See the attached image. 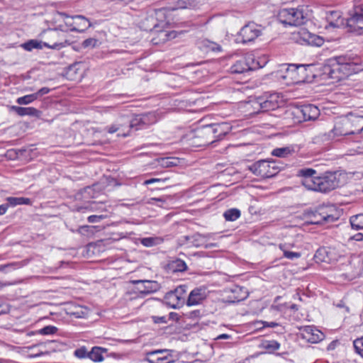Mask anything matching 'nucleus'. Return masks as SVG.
<instances>
[{
  "label": "nucleus",
  "instance_id": "nucleus-1",
  "mask_svg": "<svg viewBox=\"0 0 363 363\" xmlns=\"http://www.w3.org/2000/svg\"><path fill=\"white\" fill-rule=\"evenodd\" d=\"M353 66L350 58L339 56L324 66L323 73L328 79H333V82H337L349 77L353 72Z\"/></svg>",
  "mask_w": 363,
  "mask_h": 363
},
{
  "label": "nucleus",
  "instance_id": "nucleus-2",
  "mask_svg": "<svg viewBox=\"0 0 363 363\" xmlns=\"http://www.w3.org/2000/svg\"><path fill=\"white\" fill-rule=\"evenodd\" d=\"M28 342L24 340V356L27 357H36L44 354L61 351L65 345L56 340H51L45 342H36L29 345Z\"/></svg>",
  "mask_w": 363,
  "mask_h": 363
},
{
  "label": "nucleus",
  "instance_id": "nucleus-3",
  "mask_svg": "<svg viewBox=\"0 0 363 363\" xmlns=\"http://www.w3.org/2000/svg\"><path fill=\"white\" fill-rule=\"evenodd\" d=\"M39 36L43 40L44 47L60 50L69 45L70 43L65 39L64 33L58 29H47L40 33Z\"/></svg>",
  "mask_w": 363,
  "mask_h": 363
},
{
  "label": "nucleus",
  "instance_id": "nucleus-4",
  "mask_svg": "<svg viewBox=\"0 0 363 363\" xmlns=\"http://www.w3.org/2000/svg\"><path fill=\"white\" fill-rule=\"evenodd\" d=\"M279 21L284 25L298 26L305 23L307 19L303 8L281 9L277 15Z\"/></svg>",
  "mask_w": 363,
  "mask_h": 363
},
{
  "label": "nucleus",
  "instance_id": "nucleus-5",
  "mask_svg": "<svg viewBox=\"0 0 363 363\" xmlns=\"http://www.w3.org/2000/svg\"><path fill=\"white\" fill-rule=\"evenodd\" d=\"M340 176L337 172H326L323 176H318L310 190L327 193L340 186Z\"/></svg>",
  "mask_w": 363,
  "mask_h": 363
},
{
  "label": "nucleus",
  "instance_id": "nucleus-6",
  "mask_svg": "<svg viewBox=\"0 0 363 363\" xmlns=\"http://www.w3.org/2000/svg\"><path fill=\"white\" fill-rule=\"evenodd\" d=\"M352 10L349 11V17L346 20L348 30L357 35L363 33V4H357L359 0H354Z\"/></svg>",
  "mask_w": 363,
  "mask_h": 363
},
{
  "label": "nucleus",
  "instance_id": "nucleus-7",
  "mask_svg": "<svg viewBox=\"0 0 363 363\" xmlns=\"http://www.w3.org/2000/svg\"><path fill=\"white\" fill-rule=\"evenodd\" d=\"M255 104L259 107L261 111L267 112L280 107L283 104V100L279 93L266 92L258 96Z\"/></svg>",
  "mask_w": 363,
  "mask_h": 363
},
{
  "label": "nucleus",
  "instance_id": "nucleus-8",
  "mask_svg": "<svg viewBox=\"0 0 363 363\" xmlns=\"http://www.w3.org/2000/svg\"><path fill=\"white\" fill-rule=\"evenodd\" d=\"M187 286L180 285L174 290L166 293L164 296V303L172 308H179L186 303Z\"/></svg>",
  "mask_w": 363,
  "mask_h": 363
},
{
  "label": "nucleus",
  "instance_id": "nucleus-9",
  "mask_svg": "<svg viewBox=\"0 0 363 363\" xmlns=\"http://www.w3.org/2000/svg\"><path fill=\"white\" fill-rule=\"evenodd\" d=\"M248 169L256 176L270 178L278 173V167L274 162L259 160L248 167Z\"/></svg>",
  "mask_w": 363,
  "mask_h": 363
},
{
  "label": "nucleus",
  "instance_id": "nucleus-10",
  "mask_svg": "<svg viewBox=\"0 0 363 363\" xmlns=\"http://www.w3.org/2000/svg\"><path fill=\"white\" fill-rule=\"evenodd\" d=\"M334 209L328 207H319L315 211L308 215L309 223L311 224L321 225L325 223H332L338 218L337 214H333L331 212Z\"/></svg>",
  "mask_w": 363,
  "mask_h": 363
},
{
  "label": "nucleus",
  "instance_id": "nucleus-11",
  "mask_svg": "<svg viewBox=\"0 0 363 363\" xmlns=\"http://www.w3.org/2000/svg\"><path fill=\"white\" fill-rule=\"evenodd\" d=\"M287 75L284 78L289 77L291 79H297L300 82H304L308 79V70L312 67V65H283Z\"/></svg>",
  "mask_w": 363,
  "mask_h": 363
},
{
  "label": "nucleus",
  "instance_id": "nucleus-12",
  "mask_svg": "<svg viewBox=\"0 0 363 363\" xmlns=\"http://www.w3.org/2000/svg\"><path fill=\"white\" fill-rule=\"evenodd\" d=\"M209 125L197 128L194 131L191 143L197 147L205 146L215 142V136L212 134Z\"/></svg>",
  "mask_w": 363,
  "mask_h": 363
},
{
  "label": "nucleus",
  "instance_id": "nucleus-13",
  "mask_svg": "<svg viewBox=\"0 0 363 363\" xmlns=\"http://www.w3.org/2000/svg\"><path fill=\"white\" fill-rule=\"evenodd\" d=\"M293 113L298 119V121H308L318 118L320 111L315 105L306 104L296 107Z\"/></svg>",
  "mask_w": 363,
  "mask_h": 363
},
{
  "label": "nucleus",
  "instance_id": "nucleus-14",
  "mask_svg": "<svg viewBox=\"0 0 363 363\" xmlns=\"http://www.w3.org/2000/svg\"><path fill=\"white\" fill-rule=\"evenodd\" d=\"M260 67H262V65H260L258 61H255L252 56H247L238 60L230 67V70L232 74H242Z\"/></svg>",
  "mask_w": 363,
  "mask_h": 363
},
{
  "label": "nucleus",
  "instance_id": "nucleus-15",
  "mask_svg": "<svg viewBox=\"0 0 363 363\" xmlns=\"http://www.w3.org/2000/svg\"><path fill=\"white\" fill-rule=\"evenodd\" d=\"M261 34L262 30L260 28V26L254 23H250L244 26L239 33V35L242 38L241 42L242 43L252 42Z\"/></svg>",
  "mask_w": 363,
  "mask_h": 363
},
{
  "label": "nucleus",
  "instance_id": "nucleus-16",
  "mask_svg": "<svg viewBox=\"0 0 363 363\" xmlns=\"http://www.w3.org/2000/svg\"><path fill=\"white\" fill-rule=\"evenodd\" d=\"M172 350H155L146 352L145 360L149 363H172L174 361L170 360L172 357Z\"/></svg>",
  "mask_w": 363,
  "mask_h": 363
},
{
  "label": "nucleus",
  "instance_id": "nucleus-17",
  "mask_svg": "<svg viewBox=\"0 0 363 363\" xmlns=\"http://www.w3.org/2000/svg\"><path fill=\"white\" fill-rule=\"evenodd\" d=\"M179 243L181 245H187L188 247H200L208 246L206 245V236L200 233H194L191 235H184L179 239Z\"/></svg>",
  "mask_w": 363,
  "mask_h": 363
},
{
  "label": "nucleus",
  "instance_id": "nucleus-18",
  "mask_svg": "<svg viewBox=\"0 0 363 363\" xmlns=\"http://www.w3.org/2000/svg\"><path fill=\"white\" fill-rule=\"evenodd\" d=\"M155 123V116L151 113L138 115L128 121V128L135 130Z\"/></svg>",
  "mask_w": 363,
  "mask_h": 363
},
{
  "label": "nucleus",
  "instance_id": "nucleus-19",
  "mask_svg": "<svg viewBox=\"0 0 363 363\" xmlns=\"http://www.w3.org/2000/svg\"><path fill=\"white\" fill-rule=\"evenodd\" d=\"M348 124L346 116H342L338 118L330 131V134H333V138L352 135V130L350 128Z\"/></svg>",
  "mask_w": 363,
  "mask_h": 363
},
{
  "label": "nucleus",
  "instance_id": "nucleus-20",
  "mask_svg": "<svg viewBox=\"0 0 363 363\" xmlns=\"http://www.w3.org/2000/svg\"><path fill=\"white\" fill-rule=\"evenodd\" d=\"M70 18L72 20V22L67 21H65V24L71 27V31L82 33L91 26L89 21L82 15H77Z\"/></svg>",
  "mask_w": 363,
  "mask_h": 363
},
{
  "label": "nucleus",
  "instance_id": "nucleus-21",
  "mask_svg": "<svg viewBox=\"0 0 363 363\" xmlns=\"http://www.w3.org/2000/svg\"><path fill=\"white\" fill-rule=\"evenodd\" d=\"M206 297L207 294L205 288H195L189 294L186 303L188 306H197L202 303Z\"/></svg>",
  "mask_w": 363,
  "mask_h": 363
},
{
  "label": "nucleus",
  "instance_id": "nucleus-22",
  "mask_svg": "<svg viewBox=\"0 0 363 363\" xmlns=\"http://www.w3.org/2000/svg\"><path fill=\"white\" fill-rule=\"evenodd\" d=\"M317 172L312 168H303L298 171V176L302 177L301 184L308 189H311L313 186Z\"/></svg>",
  "mask_w": 363,
  "mask_h": 363
},
{
  "label": "nucleus",
  "instance_id": "nucleus-23",
  "mask_svg": "<svg viewBox=\"0 0 363 363\" xmlns=\"http://www.w3.org/2000/svg\"><path fill=\"white\" fill-rule=\"evenodd\" d=\"M303 339L308 342L316 343L323 340V334L312 326H305L301 329Z\"/></svg>",
  "mask_w": 363,
  "mask_h": 363
},
{
  "label": "nucleus",
  "instance_id": "nucleus-24",
  "mask_svg": "<svg viewBox=\"0 0 363 363\" xmlns=\"http://www.w3.org/2000/svg\"><path fill=\"white\" fill-rule=\"evenodd\" d=\"M209 126L215 136V141L221 140L231 130V126L228 123H212Z\"/></svg>",
  "mask_w": 363,
  "mask_h": 363
},
{
  "label": "nucleus",
  "instance_id": "nucleus-25",
  "mask_svg": "<svg viewBox=\"0 0 363 363\" xmlns=\"http://www.w3.org/2000/svg\"><path fill=\"white\" fill-rule=\"evenodd\" d=\"M299 35L301 39L309 45L320 47L324 43V40L322 37L307 30H303L301 31Z\"/></svg>",
  "mask_w": 363,
  "mask_h": 363
},
{
  "label": "nucleus",
  "instance_id": "nucleus-26",
  "mask_svg": "<svg viewBox=\"0 0 363 363\" xmlns=\"http://www.w3.org/2000/svg\"><path fill=\"white\" fill-rule=\"evenodd\" d=\"M345 116L347 118L348 126L352 130V135L360 133L363 130V116L348 114Z\"/></svg>",
  "mask_w": 363,
  "mask_h": 363
},
{
  "label": "nucleus",
  "instance_id": "nucleus-27",
  "mask_svg": "<svg viewBox=\"0 0 363 363\" xmlns=\"http://www.w3.org/2000/svg\"><path fill=\"white\" fill-rule=\"evenodd\" d=\"M167 269L172 273L183 272L187 269V265L182 259H175L167 264Z\"/></svg>",
  "mask_w": 363,
  "mask_h": 363
},
{
  "label": "nucleus",
  "instance_id": "nucleus-28",
  "mask_svg": "<svg viewBox=\"0 0 363 363\" xmlns=\"http://www.w3.org/2000/svg\"><path fill=\"white\" fill-rule=\"evenodd\" d=\"M325 18L330 26L333 28L339 27L343 21V20L341 19L340 12L337 11H331L328 12Z\"/></svg>",
  "mask_w": 363,
  "mask_h": 363
},
{
  "label": "nucleus",
  "instance_id": "nucleus-29",
  "mask_svg": "<svg viewBox=\"0 0 363 363\" xmlns=\"http://www.w3.org/2000/svg\"><path fill=\"white\" fill-rule=\"evenodd\" d=\"M294 246V245L291 243H281L279 245V249L283 252L285 258L294 260L301 257V254L300 252L290 251V249Z\"/></svg>",
  "mask_w": 363,
  "mask_h": 363
},
{
  "label": "nucleus",
  "instance_id": "nucleus-30",
  "mask_svg": "<svg viewBox=\"0 0 363 363\" xmlns=\"http://www.w3.org/2000/svg\"><path fill=\"white\" fill-rule=\"evenodd\" d=\"M58 329L53 325H48L44 328H43L40 330H36V331H28L26 333V336L30 337L32 335H53L55 334L57 332Z\"/></svg>",
  "mask_w": 363,
  "mask_h": 363
},
{
  "label": "nucleus",
  "instance_id": "nucleus-31",
  "mask_svg": "<svg viewBox=\"0 0 363 363\" xmlns=\"http://www.w3.org/2000/svg\"><path fill=\"white\" fill-rule=\"evenodd\" d=\"M135 284L143 285V289H140L141 293L150 294L156 291V282L149 280H136L133 281Z\"/></svg>",
  "mask_w": 363,
  "mask_h": 363
},
{
  "label": "nucleus",
  "instance_id": "nucleus-32",
  "mask_svg": "<svg viewBox=\"0 0 363 363\" xmlns=\"http://www.w3.org/2000/svg\"><path fill=\"white\" fill-rule=\"evenodd\" d=\"M294 152V149L293 147H277L272 150V155L277 157H286L289 155H292Z\"/></svg>",
  "mask_w": 363,
  "mask_h": 363
},
{
  "label": "nucleus",
  "instance_id": "nucleus-33",
  "mask_svg": "<svg viewBox=\"0 0 363 363\" xmlns=\"http://www.w3.org/2000/svg\"><path fill=\"white\" fill-rule=\"evenodd\" d=\"M350 222L352 229L362 230L363 229V214H357L352 216L350 218Z\"/></svg>",
  "mask_w": 363,
  "mask_h": 363
},
{
  "label": "nucleus",
  "instance_id": "nucleus-34",
  "mask_svg": "<svg viewBox=\"0 0 363 363\" xmlns=\"http://www.w3.org/2000/svg\"><path fill=\"white\" fill-rule=\"evenodd\" d=\"M44 47L43 40H30L24 43V50L31 51L33 49L41 50Z\"/></svg>",
  "mask_w": 363,
  "mask_h": 363
},
{
  "label": "nucleus",
  "instance_id": "nucleus-35",
  "mask_svg": "<svg viewBox=\"0 0 363 363\" xmlns=\"http://www.w3.org/2000/svg\"><path fill=\"white\" fill-rule=\"evenodd\" d=\"M225 219L228 221H234L240 216V211L238 208H230L223 213Z\"/></svg>",
  "mask_w": 363,
  "mask_h": 363
},
{
  "label": "nucleus",
  "instance_id": "nucleus-36",
  "mask_svg": "<svg viewBox=\"0 0 363 363\" xmlns=\"http://www.w3.org/2000/svg\"><path fill=\"white\" fill-rule=\"evenodd\" d=\"M87 357L94 362H101L104 359L101 348L98 347H93Z\"/></svg>",
  "mask_w": 363,
  "mask_h": 363
},
{
  "label": "nucleus",
  "instance_id": "nucleus-37",
  "mask_svg": "<svg viewBox=\"0 0 363 363\" xmlns=\"http://www.w3.org/2000/svg\"><path fill=\"white\" fill-rule=\"evenodd\" d=\"M158 162L160 165L164 168L175 167L179 162L177 159L174 157L161 158Z\"/></svg>",
  "mask_w": 363,
  "mask_h": 363
},
{
  "label": "nucleus",
  "instance_id": "nucleus-38",
  "mask_svg": "<svg viewBox=\"0 0 363 363\" xmlns=\"http://www.w3.org/2000/svg\"><path fill=\"white\" fill-rule=\"evenodd\" d=\"M140 242L145 247H152L162 242V239L160 238H142Z\"/></svg>",
  "mask_w": 363,
  "mask_h": 363
},
{
  "label": "nucleus",
  "instance_id": "nucleus-39",
  "mask_svg": "<svg viewBox=\"0 0 363 363\" xmlns=\"http://www.w3.org/2000/svg\"><path fill=\"white\" fill-rule=\"evenodd\" d=\"M355 352L363 358V337L353 341Z\"/></svg>",
  "mask_w": 363,
  "mask_h": 363
},
{
  "label": "nucleus",
  "instance_id": "nucleus-40",
  "mask_svg": "<svg viewBox=\"0 0 363 363\" xmlns=\"http://www.w3.org/2000/svg\"><path fill=\"white\" fill-rule=\"evenodd\" d=\"M263 347L264 349L272 352L279 349L280 344L276 340L265 341L263 343Z\"/></svg>",
  "mask_w": 363,
  "mask_h": 363
},
{
  "label": "nucleus",
  "instance_id": "nucleus-41",
  "mask_svg": "<svg viewBox=\"0 0 363 363\" xmlns=\"http://www.w3.org/2000/svg\"><path fill=\"white\" fill-rule=\"evenodd\" d=\"M25 115L39 118L41 116V111L33 107H24V116Z\"/></svg>",
  "mask_w": 363,
  "mask_h": 363
},
{
  "label": "nucleus",
  "instance_id": "nucleus-42",
  "mask_svg": "<svg viewBox=\"0 0 363 363\" xmlns=\"http://www.w3.org/2000/svg\"><path fill=\"white\" fill-rule=\"evenodd\" d=\"M6 204H9V206L14 207L17 205L23 204V197H8L6 198Z\"/></svg>",
  "mask_w": 363,
  "mask_h": 363
},
{
  "label": "nucleus",
  "instance_id": "nucleus-43",
  "mask_svg": "<svg viewBox=\"0 0 363 363\" xmlns=\"http://www.w3.org/2000/svg\"><path fill=\"white\" fill-rule=\"evenodd\" d=\"M203 45L208 48L210 50L214 51V52H220L221 51V46L218 44L211 42L208 40L203 41Z\"/></svg>",
  "mask_w": 363,
  "mask_h": 363
},
{
  "label": "nucleus",
  "instance_id": "nucleus-44",
  "mask_svg": "<svg viewBox=\"0 0 363 363\" xmlns=\"http://www.w3.org/2000/svg\"><path fill=\"white\" fill-rule=\"evenodd\" d=\"M89 352H87L86 349L84 347H82L80 348L77 349L74 354L78 358H84L87 357Z\"/></svg>",
  "mask_w": 363,
  "mask_h": 363
},
{
  "label": "nucleus",
  "instance_id": "nucleus-45",
  "mask_svg": "<svg viewBox=\"0 0 363 363\" xmlns=\"http://www.w3.org/2000/svg\"><path fill=\"white\" fill-rule=\"evenodd\" d=\"M97 44V40L94 38H88L83 41L82 46L83 48H94Z\"/></svg>",
  "mask_w": 363,
  "mask_h": 363
},
{
  "label": "nucleus",
  "instance_id": "nucleus-46",
  "mask_svg": "<svg viewBox=\"0 0 363 363\" xmlns=\"http://www.w3.org/2000/svg\"><path fill=\"white\" fill-rule=\"evenodd\" d=\"M37 99H38V96L36 92L31 94L24 95V105L28 104Z\"/></svg>",
  "mask_w": 363,
  "mask_h": 363
},
{
  "label": "nucleus",
  "instance_id": "nucleus-47",
  "mask_svg": "<svg viewBox=\"0 0 363 363\" xmlns=\"http://www.w3.org/2000/svg\"><path fill=\"white\" fill-rule=\"evenodd\" d=\"M123 128V126L121 124H113L107 127V130L109 133H114L121 129H123V131H124Z\"/></svg>",
  "mask_w": 363,
  "mask_h": 363
},
{
  "label": "nucleus",
  "instance_id": "nucleus-48",
  "mask_svg": "<svg viewBox=\"0 0 363 363\" xmlns=\"http://www.w3.org/2000/svg\"><path fill=\"white\" fill-rule=\"evenodd\" d=\"M16 264L14 263H10L7 264H1L0 265V272L4 271V272H10L11 269H15Z\"/></svg>",
  "mask_w": 363,
  "mask_h": 363
},
{
  "label": "nucleus",
  "instance_id": "nucleus-49",
  "mask_svg": "<svg viewBox=\"0 0 363 363\" xmlns=\"http://www.w3.org/2000/svg\"><path fill=\"white\" fill-rule=\"evenodd\" d=\"M350 240L362 241L363 240V233H358L352 236H350L348 239V241H350Z\"/></svg>",
  "mask_w": 363,
  "mask_h": 363
},
{
  "label": "nucleus",
  "instance_id": "nucleus-50",
  "mask_svg": "<svg viewBox=\"0 0 363 363\" xmlns=\"http://www.w3.org/2000/svg\"><path fill=\"white\" fill-rule=\"evenodd\" d=\"M155 323H166L167 320L164 316H152V317Z\"/></svg>",
  "mask_w": 363,
  "mask_h": 363
},
{
  "label": "nucleus",
  "instance_id": "nucleus-51",
  "mask_svg": "<svg viewBox=\"0 0 363 363\" xmlns=\"http://www.w3.org/2000/svg\"><path fill=\"white\" fill-rule=\"evenodd\" d=\"M103 218L102 216L92 215L88 217L87 220L89 223H95L101 220Z\"/></svg>",
  "mask_w": 363,
  "mask_h": 363
},
{
  "label": "nucleus",
  "instance_id": "nucleus-52",
  "mask_svg": "<svg viewBox=\"0 0 363 363\" xmlns=\"http://www.w3.org/2000/svg\"><path fill=\"white\" fill-rule=\"evenodd\" d=\"M50 89L48 87H43L40 89L36 93L37 95L39 97H41L42 96L47 94L50 92Z\"/></svg>",
  "mask_w": 363,
  "mask_h": 363
},
{
  "label": "nucleus",
  "instance_id": "nucleus-53",
  "mask_svg": "<svg viewBox=\"0 0 363 363\" xmlns=\"http://www.w3.org/2000/svg\"><path fill=\"white\" fill-rule=\"evenodd\" d=\"M165 180H166V179H158V178H152V179L145 180L144 182V184L147 185V184H153L155 182H164Z\"/></svg>",
  "mask_w": 363,
  "mask_h": 363
},
{
  "label": "nucleus",
  "instance_id": "nucleus-54",
  "mask_svg": "<svg viewBox=\"0 0 363 363\" xmlns=\"http://www.w3.org/2000/svg\"><path fill=\"white\" fill-rule=\"evenodd\" d=\"M9 207V204L3 203L0 205V215H4L6 213L7 208Z\"/></svg>",
  "mask_w": 363,
  "mask_h": 363
},
{
  "label": "nucleus",
  "instance_id": "nucleus-55",
  "mask_svg": "<svg viewBox=\"0 0 363 363\" xmlns=\"http://www.w3.org/2000/svg\"><path fill=\"white\" fill-rule=\"evenodd\" d=\"M200 315V311L196 310L189 313V317L191 318H196Z\"/></svg>",
  "mask_w": 363,
  "mask_h": 363
},
{
  "label": "nucleus",
  "instance_id": "nucleus-56",
  "mask_svg": "<svg viewBox=\"0 0 363 363\" xmlns=\"http://www.w3.org/2000/svg\"><path fill=\"white\" fill-rule=\"evenodd\" d=\"M264 327L274 328L278 325V323L274 322H263Z\"/></svg>",
  "mask_w": 363,
  "mask_h": 363
},
{
  "label": "nucleus",
  "instance_id": "nucleus-57",
  "mask_svg": "<svg viewBox=\"0 0 363 363\" xmlns=\"http://www.w3.org/2000/svg\"><path fill=\"white\" fill-rule=\"evenodd\" d=\"M12 108L16 111L18 115L23 116V107L12 106Z\"/></svg>",
  "mask_w": 363,
  "mask_h": 363
},
{
  "label": "nucleus",
  "instance_id": "nucleus-58",
  "mask_svg": "<svg viewBox=\"0 0 363 363\" xmlns=\"http://www.w3.org/2000/svg\"><path fill=\"white\" fill-rule=\"evenodd\" d=\"M230 336L227 334H222V335H220L218 337V339H228L229 338Z\"/></svg>",
  "mask_w": 363,
  "mask_h": 363
},
{
  "label": "nucleus",
  "instance_id": "nucleus-59",
  "mask_svg": "<svg viewBox=\"0 0 363 363\" xmlns=\"http://www.w3.org/2000/svg\"><path fill=\"white\" fill-rule=\"evenodd\" d=\"M38 350H43V347H40L39 345H38L36 349H33L30 350V352L31 353H35L37 352Z\"/></svg>",
  "mask_w": 363,
  "mask_h": 363
},
{
  "label": "nucleus",
  "instance_id": "nucleus-60",
  "mask_svg": "<svg viewBox=\"0 0 363 363\" xmlns=\"http://www.w3.org/2000/svg\"><path fill=\"white\" fill-rule=\"evenodd\" d=\"M178 4H179V7H181V8H186V4H185V3L184 1H182L181 3L180 1H179L178 2Z\"/></svg>",
  "mask_w": 363,
  "mask_h": 363
},
{
  "label": "nucleus",
  "instance_id": "nucleus-61",
  "mask_svg": "<svg viewBox=\"0 0 363 363\" xmlns=\"http://www.w3.org/2000/svg\"><path fill=\"white\" fill-rule=\"evenodd\" d=\"M30 204V200L27 198H24V205Z\"/></svg>",
  "mask_w": 363,
  "mask_h": 363
},
{
  "label": "nucleus",
  "instance_id": "nucleus-62",
  "mask_svg": "<svg viewBox=\"0 0 363 363\" xmlns=\"http://www.w3.org/2000/svg\"><path fill=\"white\" fill-rule=\"evenodd\" d=\"M291 308L292 310H296V311H297V310H298V306H297V305H296V304H292V305H291Z\"/></svg>",
  "mask_w": 363,
  "mask_h": 363
},
{
  "label": "nucleus",
  "instance_id": "nucleus-63",
  "mask_svg": "<svg viewBox=\"0 0 363 363\" xmlns=\"http://www.w3.org/2000/svg\"><path fill=\"white\" fill-rule=\"evenodd\" d=\"M17 102H18V104H23V97H19V98L17 99Z\"/></svg>",
  "mask_w": 363,
  "mask_h": 363
},
{
  "label": "nucleus",
  "instance_id": "nucleus-64",
  "mask_svg": "<svg viewBox=\"0 0 363 363\" xmlns=\"http://www.w3.org/2000/svg\"><path fill=\"white\" fill-rule=\"evenodd\" d=\"M61 15L65 16L66 18H70L68 15H67V14H65L64 13H62Z\"/></svg>",
  "mask_w": 363,
  "mask_h": 363
}]
</instances>
